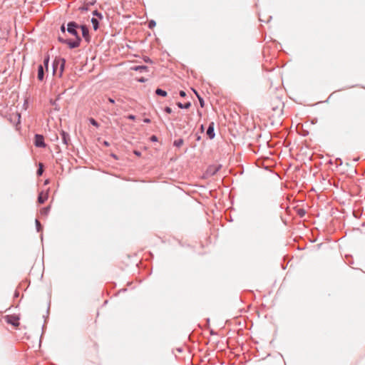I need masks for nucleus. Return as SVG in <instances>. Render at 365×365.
Here are the masks:
<instances>
[{"mask_svg": "<svg viewBox=\"0 0 365 365\" xmlns=\"http://www.w3.org/2000/svg\"><path fill=\"white\" fill-rule=\"evenodd\" d=\"M79 28V25L75 21H70L67 24V31L75 36L74 40L66 39L61 36L58 37L59 42L67 44L70 48H76L80 46L81 42V38L79 36L77 29Z\"/></svg>", "mask_w": 365, "mask_h": 365, "instance_id": "nucleus-1", "label": "nucleus"}, {"mask_svg": "<svg viewBox=\"0 0 365 365\" xmlns=\"http://www.w3.org/2000/svg\"><path fill=\"white\" fill-rule=\"evenodd\" d=\"M66 65V60L63 58H56L53 62V73L57 71L59 66L60 76L62 75Z\"/></svg>", "mask_w": 365, "mask_h": 365, "instance_id": "nucleus-2", "label": "nucleus"}, {"mask_svg": "<svg viewBox=\"0 0 365 365\" xmlns=\"http://www.w3.org/2000/svg\"><path fill=\"white\" fill-rule=\"evenodd\" d=\"M34 143L37 148H45L46 146L44 142V137L41 134L35 135Z\"/></svg>", "mask_w": 365, "mask_h": 365, "instance_id": "nucleus-3", "label": "nucleus"}, {"mask_svg": "<svg viewBox=\"0 0 365 365\" xmlns=\"http://www.w3.org/2000/svg\"><path fill=\"white\" fill-rule=\"evenodd\" d=\"M79 28L81 29L83 37L84 38L86 41H87L88 43L90 41V36H89V31H88L87 26L81 25V26H79Z\"/></svg>", "mask_w": 365, "mask_h": 365, "instance_id": "nucleus-4", "label": "nucleus"}, {"mask_svg": "<svg viewBox=\"0 0 365 365\" xmlns=\"http://www.w3.org/2000/svg\"><path fill=\"white\" fill-rule=\"evenodd\" d=\"M61 136L63 143L67 147L71 143L70 135L68 133L62 130L61 132Z\"/></svg>", "mask_w": 365, "mask_h": 365, "instance_id": "nucleus-5", "label": "nucleus"}, {"mask_svg": "<svg viewBox=\"0 0 365 365\" xmlns=\"http://www.w3.org/2000/svg\"><path fill=\"white\" fill-rule=\"evenodd\" d=\"M207 135L208 136V138L210 139H213L215 136V133L214 131V123L213 122H211L208 125V128L207 129Z\"/></svg>", "mask_w": 365, "mask_h": 365, "instance_id": "nucleus-6", "label": "nucleus"}, {"mask_svg": "<svg viewBox=\"0 0 365 365\" xmlns=\"http://www.w3.org/2000/svg\"><path fill=\"white\" fill-rule=\"evenodd\" d=\"M37 78L38 81H42L44 79V70H43V66L40 64L38 66V76Z\"/></svg>", "mask_w": 365, "mask_h": 365, "instance_id": "nucleus-7", "label": "nucleus"}, {"mask_svg": "<svg viewBox=\"0 0 365 365\" xmlns=\"http://www.w3.org/2000/svg\"><path fill=\"white\" fill-rule=\"evenodd\" d=\"M48 199V194H43V192H40L38 196V202L43 204Z\"/></svg>", "mask_w": 365, "mask_h": 365, "instance_id": "nucleus-8", "label": "nucleus"}, {"mask_svg": "<svg viewBox=\"0 0 365 365\" xmlns=\"http://www.w3.org/2000/svg\"><path fill=\"white\" fill-rule=\"evenodd\" d=\"M177 106L178 108H181V109H187L189 108L190 106H191V103L190 102H187L185 103H182L180 102H178L177 103Z\"/></svg>", "mask_w": 365, "mask_h": 365, "instance_id": "nucleus-9", "label": "nucleus"}, {"mask_svg": "<svg viewBox=\"0 0 365 365\" xmlns=\"http://www.w3.org/2000/svg\"><path fill=\"white\" fill-rule=\"evenodd\" d=\"M91 23L93 24V29L96 31L99 27V21L97 18L93 17L91 19Z\"/></svg>", "mask_w": 365, "mask_h": 365, "instance_id": "nucleus-10", "label": "nucleus"}, {"mask_svg": "<svg viewBox=\"0 0 365 365\" xmlns=\"http://www.w3.org/2000/svg\"><path fill=\"white\" fill-rule=\"evenodd\" d=\"M50 209H51L50 206H47V207H43L40 210L41 215H43V216H47L48 215L49 212H50Z\"/></svg>", "mask_w": 365, "mask_h": 365, "instance_id": "nucleus-11", "label": "nucleus"}, {"mask_svg": "<svg viewBox=\"0 0 365 365\" xmlns=\"http://www.w3.org/2000/svg\"><path fill=\"white\" fill-rule=\"evenodd\" d=\"M155 94L158 96L165 97L167 96V92L165 91L158 88L155 90Z\"/></svg>", "mask_w": 365, "mask_h": 365, "instance_id": "nucleus-12", "label": "nucleus"}, {"mask_svg": "<svg viewBox=\"0 0 365 365\" xmlns=\"http://www.w3.org/2000/svg\"><path fill=\"white\" fill-rule=\"evenodd\" d=\"M183 144V140L182 138L175 140L173 143L174 146L180 148Z\"/></svg>", "mask_w": 365, "mask_h": 365, "instance_id": "nucleus-13", "label": "nucleus"}, {"mask_svg": "<svg viewBox=\"0 0 365 365\" xmlns=\"http://www.w3.org/2000/svg\"><path fill=\"white\" fill-rule=\"evenodd\" d=\"M43 173V165L42 163H39V166L36 171V174L38 176H41V175H42Z\"/></svg>", "mask_w": 365, "mask_h": 365, "instance_id": "nucleus-14", "label": "nucleus"}, {"mask_svg": "<svg viewBox=\"0 0 365 365\" xmlns=\"http://www.w3.org/2000/svg\"><path fill=\"white\" fill-rule=\"evenodd\" d=\"M50 57L49 55H46L43 59V66L46 67V70H48V63H49Z\"/></svg>", "mask_w": 365, "mask_h": 365, "instance_id": "nucleus-15", "label": "nucleus"}, {"mask_svg": "<svg viewBox=\"0 0 365 365\" xmlns=\"http://www.w3.org/2000/svg\"><path fill=\"white\" fill-rule=\"evenodd\" d=\"M133 69L135 71H139L142 72L144 71H148V67L146 66H135Z\"/></svg>", "mask_w": 365, "mask_h": 365, "instance_id": "nucleus-16", "label": "nucleus"}, {"mask_svg": "<svg viewBox=\"0 0 365 365\" xmlns=\"http://www.w3.org/2000/svg\"><path fill=\"white\" fill-rule=\"evenodd\" d=\"M93 15L94 16H97L98 19H103V15L101 13H100L99 11H98L97 10H95L93 12Z\"/></svg>", "mask_w": 365, "mask_h": 365, "instance_id": "nucleus-17", "label": "nucleus"}, {"mask_svg": "<svg viewBox=\"0 0 365 365\" xmlns=\"http://www.w3.org/2000/svg\"><path fill=\"white\" fill-rule=\"evenodd\" d=\"M197 98L200 102V107L203 108L205 106V101L203 98L200 95H197Z\"/></svg>", "mask_w": 365, "mask_h": 365, "instance_id": "nucleus-18", "label": "nucleus"}, {"mask_svg": "<svg viewBox=\"0 0 365 365\" xmlns=\"http://www.w3.org/2000/svg\"><path fill=\"white\" fill-rule=\"evenodd\" d=\"M156 25V23L154 20H150L149 22H148V27L150 29H153V27H155Z\"/></svg>", "mask_w": 365, "mask_h": 365, "instance_id": "nucleus-19", "label": "nucleus"}, {"mask_svg": "<svg viewBox=\"0 0 365 365\" xmlns=\"http://www.w3.org/2000/svg\"><path fill=\"white\" fill-rule=\"evenodd\" d=\"M89 121L91 123V125L96 126V127H98V122L94 119V118H90L89 119Z\"/></svg>", "mask_w": 365, "mask_h": 365, "instance_id": "nucleus-20", "label": "nucleus"}, {"mask_svg": "<svg viewBox=\"0 0 365 365\" xmlns=\"http://www.w3.org/2000/svg\"><path fill=\"white\" fill-rule=\"evenodd\" d=\"M36 226L37 231L40 232L41 230V225L40 222L38 220H36Z\"/></svg>", "mask_w": 365, "mask_h": 365, "instance_id": "nucleus-21", "label": "nucleus"}, {"mask_svg": "<svg viewBox=\"0 0 365 365\" xmlns=\"http://www.w3.org/2000/svg\"><path fill=\"white\" fill-rule=\"evenodd\" d=\"M66 30H67V29H66L65 24H62L61 26V31L63 34H65Z\"/></svg>", "mask_w": 365, "mask_h": 365, "instance_id": "nucleus-22", "label": "nucleus"}, {"mask_svg": "<svg viewBox=\"0 0 365 365\" xmlns=\"http://www.w3.org/2000/svg\"><path fill=\"white\" fill-rule=\"evenodd\" d=\"M164 110L167 113H172V109L170 107H165Z\"/></svg>", "mask_w": 365, "mask_h": 365, "instance_id": "nucleus-23", "label": "nucleus"}, {"mask_svg": "<svg viewBox=\"0 0 365 365\" xmlns=\"http://www.w3.org/2000/svg\"><path fill=\"white\" fill-rule=\"evenodd\" d=\"M127 118L131 120H134L135 119V115L130 114L127 116Z\"/></svg>", "mask_w": 365, "mask_h": 365, "instance_id": "nucleus-24", "label": "nucleus"}, {"mask_svg": "<svg viewBox=\"0 0 365 365\" xmlns=\"http://www.w3.org/2000/svg\"><path fill=\"white\" fill-rule=\"evenodd\" d=\"M179 94H180V96L181 97H185L186 96V93L184 91H180Z\"/></svg>", "mask_w": 365, "mask_h": 365, "instance_id": "nucleus-25", "label": "nucleus"}, {"mask_svg": "<svg viewBox=\"0 0 365 365\" xmlns=\"http://www.w3.org/2000/svg\"><path fill=\"white\" fill-rule=\"evenodd\" d=\"M152 141H157L158 138L155 135H152L150 138Z\"/></svg>", "mask_w": 365, "mask_h": 365, "instance_id": "nucleus-26", "label": "nucleus"}, {"mask_svg": "<svg viewBox=\"0 0 365 365\" xmlns=\"http://www.w3.org/2000/svg\"><path fill=\"white\" fill-rule=\"evenodd\" d=\"M143 122L145 123H150V118H144Z\"/></svg>", "mask_w": 365, "mask_h": 365, "instance_id": "nucleus-27", "label": "nucleus"}, {"mask_svg": "<svg viewBox=\"0 0 365 365\" xmlns=\"http://www.w3.org/2000/svg\"><path fill=\"white\" fill-rule=\"evenodd\" d=\"M108 101L110 103H115V100L113 99L112 98H108Z\"/></svg>", "mask_w": 365, "mask_h": 365, "instance_id": "nucleus-28", "label": "nucleus"}, {"mask_svg": "<svg viewBox=\"0 0 365 365\" xmlns=\"http://www.w3.org/2000/svg\"><path fill=\"white\" fill-rule=\"evenodd\" d=\"M134 153L138 156L140 155V153L139 151H135Z\"/></svg>", "mask_w": 365, "mask_h": 365, "instance_id": "nucleus-29", "label": "nucleus"}, {"mask_svg": "<svg viewBox=\"0 0 365 365\" xmlns=\"http://www.w3.org/2000/svg\"><path fill=\"white\" fill-rule=\"evenodd\" d=\"M200 130H201V133H203V132H204V126H203V125H202L200 126Z\"/></svg>", "mask_w": 365, "mask_h": 365, "instance_id": "nucleus-30", "label": "nucleus"}, {"mask_svg": "<svg viewBox=\"0 0 365 365\" xmlns=\"http://www.w3.org/2000/svg\"><path fill=\"white\" fill-rule=\"evenodd\" d=\"M304 210H300V211L299 212V215H301V216H302V214H304Z\"/></svg>", "mask_w": 365, "mask_h": 365, "instance_id": "nucleus-31", "label": "nucleus"}, {"mask_svg": "<svg viewBox=\"0 0 365 365\" xmlns=\"http://www.w3.org/2000/svg\"><path fill=\"white\" fill-rule=\"evenodd\" d=\"M192 91H194L195 94L197 97V95H199V93L195 89H192Z\"/></svg>", "mask_w": 365, "mask_h": 365, "instance_id": "nucleus-32", "label": "nucleus"}, {"mask_svg": "<svg viewBox=\"0 0 365 365\" xmlns=\"http://www.w3.org/2000/svg\"><path fill=\"white\" fill-rule=\"evenodd\" d=\"M139 81H140V82H145V79H144L143 78H141L139 80Z\"/></svg>", "mask_w": 365, "mask_h": 365, "instance_id": "nucleus-33", "label": "nucleus"}, {"mask_svg": "<svg viewBox=\"0 0 365 365\" xmlns=\"http://www.w3.org/2000/svg\"><path fill=\"white\" fill-rule=\"evenodd\" d=\"M81 9L82 11H83V10H87V8H86V7L83 6V7H81Z\"/></svg>", "mask_w": 365, "mask_h": 365, "instance_id": "nucleus-34", "label": "nucleus"}, {"mask_svg": "<svg viewBox=\"0 0 365 365\" xmlns=\"http://www.w3.org/2000/svg\"><path fill=\"white\" fill-rule=\"evenodd\" d=\"M200 138H200V135H198V136L197 137L196 140H200Z\"/></svg>", "mask_w": 365, "mask_h": 365, "instance_id": "nucleus-35", "label": "nucleus"}, {"mask_svg": "<svg viewBox=\"0 0 365 365\" xmlns=\"http://www.w3.org/2000/svg\"><path fill=\"white\" fill-rule=\"evenodd\" d=\"M197 113L200 116L201 115V112L200 110H197Z\"/></svg>", "mask_w": 365, "mask_h": 365, "instance_id": "nucleus-36", "label": "nucleus"}, {"mask_svg": "<svg viewBox=\"0 0 365 365\" xmlns=\"http://www.w3.org/2000/svg\"><path fill=\"white\" fill-rule=\"evenodd\" d=\"M217 171H218V169H216V170L213 172V174H215Z\"/></svg>", "mask_w": 365, "mask_h": 365, "instance_id": "nucleus-37", "label": "nucleus"}, {"mask_svg": "<svg viewBox=\"0 0 365 365\" xmlns=\"http://www.w3.org/2000/svg\"><path fill=\"white\" fill-rule=\"evenodd\" d=\"M217 171H218V169H216V170L213 172V174H215Z\"/></svg>", "mask_w": 365, "mask_h": 365, "instance_id": "nucleus-38", "label": "nucleus"}, {"mask_svg": "<svg viewBox=\"0 0 365 365\" xmlns=\"http://www.w3.org/2000/svg\"><path fill=\"white\" fill-rule=\"evenodd\" d=\"M217 171H218V169H216V170L213 172V174H215Z\"/></svg>", "mask_w": 365, "mask_h": 365, "instance_id": "nucleus-39", "label": "nucleus"}, {"mask_svg": "<svg viewBox=\"0 0 365 365\" xmlns=\"http://www.w3.org/2000/svg\"><path fill=\"white\" fill-rule=\"evenodd\" d=\"M217 171H218V169H216V170L213 172V174H215Z\"/></svg>", "mask_w": 365, "mask_h": 365, "instance_id": "nucleus-40", "label": "nucleus"}, {"mask_svg": "<svg viewBox=\"0 0 365 365\" xmlns=\"http://www.w3.org/2000/svg\"><path fill=\"white\" fill-rule=\"evenodd\" d=\"M217 171H218V169H216V170L213 172V174H215Z\"/></svg>", "mask_w": 365, "mask_h": 365, "instance_id": "nucleus-41", "label": "nucleus"}]
</instances>
